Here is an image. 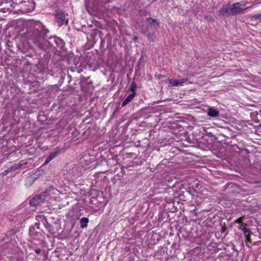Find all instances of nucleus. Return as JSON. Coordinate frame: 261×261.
I'll return each instance as SVG.
<instances>
[{"label":"nucleus","instance_id":"f257e3e1","mask_svg":"<svg viewBox=\"0 0 261 261\" xmlns=\"http://www.w3.org/2000/svg\"><path fill=\"white\" fill-rule=\"evenodd\" d=\"M58 192L56 189L52 187H49L40 195H36L32 198L30 201V204L31 206H35L44 201L50 202V200L55 198V195Z\"/></svg>","mask_w":261,"mask_h":261},{"label":"nucleus","instance_id":"f03ea898","mask_svg":"<svg viewBox=\"0 0 261 261\" xmlns=\"http://www.w3.org/2000/svg\"><path fill=\"white\" fill-rule=\"evenodd\" d=\"M34 26L35 30L33 34H34L35 37H30L29 39L32 40L33 42L36 46L41 47L42 46L41 41H42V38L41 35L42 30V25L39 22H34Z\"/></svg>","mask_w":261,"mask_h":261},{"label":"nucleus","instance_id":"7ed1b4c3","mask_svg":"<svg viewBox=\"0 0 261 261\" xmlns=\"http://www.w3.org/2000/svg\"><path fill=\"white\" fill-rule=\"evenodd\" d=\"M230 5L232 10V15H237L238 14L243 13L245 11L252 7V6H251L249 7L245 8L244 7L245 6L246 4H243L240 3H236Z\"/></svg>","mask_w":261,"mask_h":261},{"label":"nucleus","instance_id":"20e7f679","mask_svg":"<svg viewBox=\"0 0 261 261\" xmlns=\"http://www.w3.org/2000/svg\"><path fill=\"white\" fill-rule=\"evenodd\" d=\"M46 164H43L31 176H29L27 179V181L29 182L30 184H32L35 180L37 179L40 175H41L44 172L45 169V165Z\"/></svg>","mask_w":261,"mask_h":261},{"label":"nucleus","instance_id":"39448f33","mask_svg":"<svg viewBox=\"0 0 261 261\" xmlns=\"http://www.w3.org/2000/svg\"><path fill=\"white\" fill-rule=\"evenodd\" d=\"M56 20L59 26L63 25L65 23L67 25L68 20L66 18V14L62 11H57L56 14Z\"/></svg>","mask_w":261,"mask_h":261},{"label":"nucleus","instance_id":"423d86ee","mask_svg":"<svg viewBox=\"0 0 261 261\" xmlns=\"http://www.w3.org/2000/svg\"><path fill=\"white\" fill-rule=\"evenodd\" d=\"M20 8L22 12L28 13L34 10V4L33 2H24L20 4Z\"/></svg>","mask_w":261,"mask_h":261},{"label":"nucleus","instance_id":"0eeeda50","mask_svg":"<svg viewBox=\"0 0 261 261\" xmlns=\"http://www.w3.org/2000/svg\"><path fill=\"white\" fill-rule=\"evenodd\" d=\"M188 81V79L186 78L181 79H170L169 80V86L172 87H177L183 86L184 84H186Z\"/></svg>","mask_w":261,"mask_h":261},{"label":"nucleus","instance_id":"6e6552de","mask_svg":"<svg viewBox=\"0 0 261 261\" xmlns=\"http://www.w3.org/2000/svg\"><path fill=\"white\" fill-rule=\"evenodd\" d=\"M98 0H86L85 6L87 10L89 12L90 10L97 9Z\"/></svg>","mask_w":261,"mask_h":261},{"label":"nucleus","instance_id":"1a4fd4ad","mask_svg":"<svg viewBox=\"0 0 261 261\" xmlns=\"http://www.w3.org/2000/svg\"><path fill=\"white\" fill-rule=\"evenodd\" d=\"M231 11V5H228L220 10V13L222 15H232Z\"/></svg>","mask_w":261,"mask_h":261},{"label":"nucleus","instance_id":"9d476101","mask_svg":"<svg viewBox=\"0 0 261 261\" xmlns=\"http://www.w3.org/2000/svg\"><path fill=\"white\" fill-rule=\"evenodd\" d=\"M146 22H147L148 25L150 27H153L156 29L159 26V23L157 20L151 17L147 18L146 19Z\"/></svg>","mask_w":261,"mask_h":261},{"label":"nucleus","instance_id":"9b49d317","mask_svg":"<svg viewBox=\"0 0 261 261\" xmlns=\"http://www.w3.org/2000/svg\"><path fill=\"white\" fill-rule=\"evenodd\" d=\"M219 111L214 107L209 108L207 109V115L212 117H215L219 115Z\"/></svg>","mask_w":261,"mask_h":261},{"label":"nucleus","instance_id":"f8f14e48","mask_svg":"<svg viewBox=\"0 0 261 261\" xmlns=\"http://www.w3.org/2000/svg\"><path fill=\"white\" fill-rule=\"evenodd\" d=\"M136 93L129 94L122 103V107L126 106L135 97Z\"/></svg>","mask_w":261,"mask_h":261},{"label":"nucleus","instance_id":"ddd939ff","mask_svg":"<svg viewBox=\"0 0 261 261\" xmlns=\"http://www.w3.org/2000/svg\"><path fill=\"white\" fill-rule=\"evenodd\" d=\"M88 222H89V219L88 218H86V217L82 218L80 221L81 227L82 228H86L87 226Z\"/></svg>","mask_w":261,"mask_h":261},{"label":"nucleus","instance_id":"4468645a","mask_svg":"<svg viewBox=\"0 0 261 261\" xmlns=\"http://www.w3.org/2000/svg\"><path fill=\"white\" fill-rule=\"evenodd\" d=\"M58 151H55L51 152L50 155L47 158L44 163H49L53 159H54L58 154Z\"/></svg>","mask_w":261,"mask_h":261},{"label":"nucleus","instance_id":"2eb2a0df","mask_svg":"<svg viewBox=\"0 0 261 261\" xmlns=\"http://www.w3.org/2000/svg\"><path fill=\"white\" fill-rule=\"evenodd\" d=\"M147 37L150 42H153L156 38V34L155 33H149Z\"/></svg>","mask_w":261,"mask_h":261},{"label":"nucleus","instance_id":"dca6fc26","mask_svg":"<svg viewBox=\"0 0 261 261\" xmlns=\"http://www.w3.org/2000/svg\"><path fill=\"white\" fill-rule=\"evenodd\" d=\"M21 165L22 164H17L15 166L9 168L7 170H8L9 172H10V171L13 170H16L17 169H19V168H20Z\"/></svg>","mask_w":261,"mask_h":261},{"label":"nucleus","instance_id":"f3484780","mask_svg":"<svg viewBox=\"0 0 261 261\" xmlns=\"http://www.w3.org/2000/svg\"><path fill=\"white\" fill-rule=\"evenodd\" d=\"M136 89V85L135 83L133 82L131 84L130 88V90L132 92V93H136V92H135Z\"/></svg>","mask_w":261,"mask_h":261},{"label":"nucleus","instance_id":"a211bd4d","mask_svg":"<svg viewBox=\"0 0 261 261\" xmlns=\"http://www.w3.org/2000/svg\"><path fill=\"white\" fill-rule=\"evenodd\" d=\"M243 232L245 235V237H247V236H250L252 234V232H251L249 230L247 229V228H246L243 231Z\"/></svg>","mask_w":261,"mask_h":261},{"label":"nucleus","instance_id":"6ab92c4d","mask_svg":"<svg viewBox=\"0 0 261 261\" xmlns=\"http://www.w3.org/2000/svg\"><path fill=\"white\" fill-rule=\"evenodd\" d=\"M252 18L255 19H258L259 20H261V13L258 14H254L253 16H252Z\"/></svg>","mask_w":261,"mask_h":261},{"label":"nucleus","instance_id":"aec40b11","mask_svg":"<svg viewBox=\"0 0 261 261\" xmlns=\"http://www.w3.org/2000/svg\"><path fill=\"white\" fill-rule=\"evenodd\" d=\"M246 228L245 227L243 224L241 223L240 225L239 226V229L240 230H242L243 231L246 229Z\"/></svg>","mask_w":261,"mask_h":261},{"label":"nucleus","instance_id":"412c9836","mask_svg":"<svg viewBox=\"0 0 261 261\" xmlns=\"http://www.w3.org/2000/svg\"><path fill=\"white\" fill-rule=\"evenodd\" d=\"M245 238H246L245 243L246 244H247L248 243H251V240L250 239V236H247V237H245Z\"/></svg>","mask_w":261,"mask_h":261},{"label":"nucleus","instance_id":"4be33fe9","mask_svg":"<svg viewBox=\"0 0 261 261\" xmlns=\"http://www.w3.org/2000/svg\"><path fill=\"white\" fill-rule=\"evenodd\" d=\"M41 249H39V248H38V249H36L35 250V253H37V254H39V253H40L41 252Z\"/></svg>","mask_w":261,"mask_h":261},{"label":"nucleus","instance_id":"5701e85b","mask_svg":"<svg viewBox=\"0 0 261 261\" xmlns=\"http://www.w3.org/2000/svg\"><path fill=\"white\" fill-rule=\"evenodd\" d=\"M8 173H9V171L6 170L4 171L3 172L2 174H3L4 176H5V175H7V174H8Z\"/></svg>","mask_w":261,"mask_h":261},{"label":"nucleus","instance_id":"b1692460","mask_svg":"<svg viewBox=\"0 0 261 261\" xmlns=\"http://www.w3.org/2000/svg\"><path fill=\"white\" fill-rule=\"evenodd\" d=\"M133 39L136 41L137 40H138V37L137 36H135L133 38Z\"/></svg>","mask_w":261,"mask_h":261},{"label":"nucleus","instance_id":"393cba45","mask_svg":"<svg viewBox=\"0 0 261 261\" xmlns=\"http://www.w3.org/2000/svg\"><path fill=\"white\" fill-rule=\"evenodd\" d=\"M58 40H59V41L61 43V45L62 46L63 45V41L60 39H58Z\"/></svg>","mask_w":261,"mask_h":261},{"label":"nucleus","instance_id":"a878e982","mask_svg":"<svg viewBox=\"0 0 261 261\" xmlns=\"http://www.w3.org/2000/svg\"><path fill=\"white\" fill-rule=\"evenodd\" d=\"M142 32H143V34H145L146 31L145 30L142 29Z\"/></svg>","mask_w":261,"mask_h":261}]
</instances>
